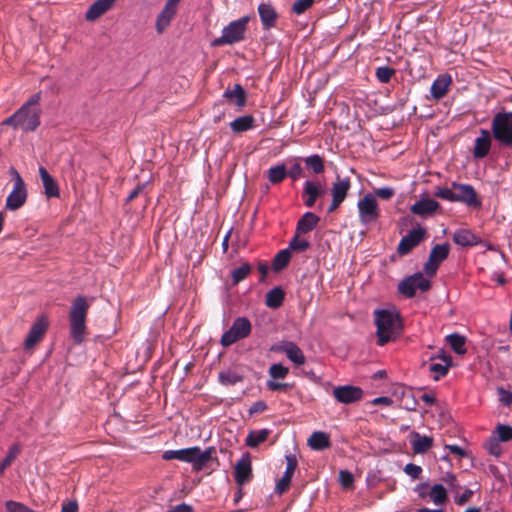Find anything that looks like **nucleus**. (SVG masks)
<instances>
[{"mask_svg":"<svg viewBox=\"0 0 512 512\" xmlns=\"http://www.w3.org/2000/svg\"><path fill=\"white\" fill-rule=\"evenodd\" d=\"M252 267L249 263H243L238 268L232 270L231 277H232V284L237 285L241 281H243L247 276L251 273Z\"/></svg>","mask_w":512,"mask_h":512,"instance_id":"37998d69","label":"nucleus"},{"mask_svg":"<svg viewBox=\"0 0 512 512\" xmlns=\"http://www.w3.org/2000/svg\"><path fill=\"white\" fill-rule=\"evenodd\" d=\"M452 188L454 189V202L463 203L471 208L481 206V201L472 185L453 182Z\"/></svg>","mask_w":512,"mask_h":512,"instance_id":"9b49d317","label":"nucleus"},{"mask_svg":"<svg viewBox=\"0 0 512 512\" xmlns=\"http://www.w3.org/2000/svg\"><path fill=\"white\" fill-rule=\"evenodd\" d=\"M411 445L416 454L426 453L433 445V439L426 435H420L418 432L411 433Z\"/></svg>","mask_w":512,"mask_h":512,"instance_id":"c85d7f7f","label":"nucleus"},{"mask_svg":"<svg viewBox=\"0 0 512 512\" xmlns=\"http://www.w3.org/2000/svg\"><path fill=\"white\" fill-rule=\"evenodd\" d=\"M500 440L492 434V436L485 443V449L488 451L490 455L495 457H499L502 453V448L500 446Z\"/></svg>","mask_w":512,"mask_h":512,"instance_id":"49530a36","label":"nucleus"},{"mask_svg":"<svg viewBox=\"0 0 512 512\" xmlns=\"http://www.w3.org/2000/svg\"><path fill=\"white\" fill-rule=\"evenodd\" d=\"M11 174L13 175L14 184L12 191L6 199L5 207L8 210L15 211L25 204L27 200V189L22 177L14 168L11 169Z\"/></svg>","mask_w":512,"mask_h":512,"instance_id":"1a4fd4ad","label":"nucleus"},{"mask_svg":"<svg viewBox=\"0 0 512 512\" xmlns=\"http://www.w3.org/2000/svg\"><path fill=\"white\" fill-rule=\"evenodd\" d=\"M115 0H96L87 10L85 17L89 21L98 19L106 13L114 4Z\"/></svg>","mask_w":512,"mask_h":512,"instance_id":"cd10ccee","label":"nucleus"},{"mask_svg":"<svg viewBox=\"0 0 512 512\" xmlns=\"http://www.w3.org/2000/svg\"><path fill=\"white\" fill-rule=\"evenodd\" d=\"M403 407L408 411H415L417 408V400L411 390L403 392Z\"/></svg>","mask_w":512,"mask_h":512,"instance_id":"8fccbe9b","label":"nucleus"},{"mask_svg":"<svg viewBox=\"0 0 512 512\" xmlns=\"http://www.w3.org/2000/svg\"><path fill=\"white\" fill-rule=\"evenodd\" d=\"M215 451L214 447H208L201 450L198 446L179 450H166L162 454V458L166 461L179 460L181 462L189 463L192 465L193 470H203L212 458V453Z\"/></svg>","mask_w":512,"mask_h":512,"instance_id":"f03ea898","label":"nucleus"},{"mask_svg":"<svg viewBox=\"0 0 512 512\" xmlns=\"http://www.w3.org/2000/svg\"><path fill=\"white\" fill-rule=\"evenodd\" d=\"M492 132L487 129H480V135L474 141L473 157L483 159L486 157L492 145Z\"/></svg>","mask_w":512,"mask_h":512,"instance_id":"6ab92c4d","label":"nucleus"},{"mask_svg":"<svg viewBox=\"0 0 512 512\" xmlns=\"http://www.w3.org/2000/svg\"><path fill=\"white\" fill-rule=\"evenodd\" d=\"M305 164L308 168L312 169V171L316 174H320L324 171L323 159L317 154H313L306 157Z\"/></svg>","mask_w":512,"mask_h":512,"instance_id":"c03bdc74","label":"nucleus"},{"mask_svg":"<svg viewBox=\"0 0 512 512\" xmlns=\"http://www.w3.org/2000/svg\"><path fill=\"white\" fill-rule=\"evenodd\" d=\"M303 169L299 162H295L289 171H287V176H289L293 180H297L302 176Z\"/></svg>","mask_w":512,"mask_h":512,"instance_id":"052dcab7","label":"nucleus"},{"mask_svg":"<svg viewBox=\"0 0 512 512\" xmlns=\"http://www.w3.org/2000/svg\"><path fill=\"white\" fill-rule=\"evenodd\" d=\"M40 100H41V92H38V93L34 94L33 96H31L29 98V100L22 106H28V109H40L38 107Z\"/></svg>","mask_w":512,"mask_h":512,"instance_id":"0e129e2a","label":"nucleus"},{"mask_svg":"<svg viewBox=\"0 0 512 512\" xmlns=\"http://www.w3.org/2000/svg\"><path fill=\"white\" fill-rule=\"evenodd\" d=\"M325 194V187L320 182L305 181L302 192V199L304 205L308 208H312L316 200Z\"/></svg>","mask_w":512,"mask_h":512,"instance_id":"a211bd4d","label":"nucleus"},{"mask_svg":"<svg viewBox=\"0 0 512 512\" xmlns=\"http://www.w3.org/2000/svg\"><path fill=\"white\" fill-rule=\"evenodd\" d=\"M252 331V324L246 317L236 318L231 327L225 331L220 339L223 347H229L237 341L244 339L250 335Z\"/></svg>","mask_w":512,"mask_h":512,"instance_id":"0eeeda50","label":"nucleus"},{"mask_svg":"<svg viewBox=\"0 0 512 512\" xmlns=\"http://www.w3.org/2000/svg\"><path fill=\"white\" fill-rule=\"evenodd\" d=\"M269 433L270 431L268 429L250 431L245 440L246 446L256 448L259 444L267 440Z\"/></svg>","mask_w":512,"mask_h":512,"instance_id":"c9c22d12","label":"nucleus"},{"mask_svg":"<svg viewBox=\"0 0 512 512\" xmlns=\"http://www.w3.org/2000/svg\"><path fill=\"white\" fill-rule=\"evenodd\" d=\"M441 481L444 484H446L451 490H456L460 487L455 474L451 472H447L445 475H443L441 477Z\"/></svg>","mask_w":512,"mask_h":512,"instance_id":"4d7b16f0","label":"nucleus"},{"mask_svg":"<svg viewBox=\"0 0 512 512\" xmlns=\"http://www.w3.org/2000/svg\"><path fill=\"white\" fill-rule=\"evenodd\" d=\"M266 387L271 391H280V390H287L289 388V384L279 383L274 380H268L266 382Z\"/></svg>","mask_w":512,"mask_h":512,"instance_id":"680f3d73","label":"nucleus"},{"mask_svg":"<svg viewBox=\"0 0 512 512\" xmlns=\"http://www.w3.org/2000/svg\"><path fill=\"white\" fill-rule=\"evenodd\" d=\"M290 258H291V253H290L289 249L286 248V249L280 250L273 259L272 269L275 272L281 271L288 265Z\"/></svg>","mask_w":512,"mask_h":512,"instance_id":"79ce46f5","label":"nucleus"},{"mask_svg":"<svg viewBox=\"0 0 512 512\" xmlns=\"http://www.w3.org/2000/svg\"><path fill=\"white\" fill-rule=\"evenodd\" d=\"M449 244H437L431 251L428 261L424 265V270L429 275H434L440 265L449 255Z\"/></svg>","mask_w":512,"mask_h":512,"instance_id":"2eb2a0df","label":"nucleus"},{"mask_svg":"<svg viewBox=\"0 0 512 512\" xmlns=\"http://www.w3.org/2000/svg\"><path fill=\"white\" fill-rule=\"evenodd\" d=\"M267 177L270 183L278 184L281 183L287 177V170L285 164H278L269 168Z\"/></svg>","mask_w":512,"mask_h":512,"instance_id":"58836bf2","label":"nucleus"},{"mask_svg":"<svg viewBox=\"0 0 512 512\" xmlns=\"http://www.w3.org/2000/svg\"><path fill=\"white\" fill-rule=\"evenodd\" d=\"M218 380L224 386H232L242 382L244 375L237 368H227L219 372Z\"/></svg>","mask_w":512,"mask_h":512,"instance_id":"c756f323","label":"nucleus"},{"mask_svg":"<svg viewBox=\"0 0 512 512\" xmlns=\"http://www.w3.org/2000/svg\"><path fill=\"white\" fill-rule=\"evenodd\" d=\"M431 286L430 280L421 272L404 278L398 285V291L407 298L415 296L417 290L427 291Z\"/></svg>","mask_w":512,"mask_h":512,"instance_id":"9d476101","label":"nucleus"},{"mask_svg":"<svg viewBox=\"0 0 512 512\" xmlns=\"http://www.w3.org/2000/svg\"><path fill=\"white\" fill-rule=\"evenodd\" d=\"M48 327V320L45 316L37 318L31 326L29 333L25 339V348L30 349L38 343L44 336Z\"/></svg>","mask_w":512,"mask_h":512,"instance_id":"aec40b11","label":"nucleus"},{"mask_svg":"<svg viewBox=\"0 0 512 512\" xmlns=\"http://www.w3.org/2000/svg\"><path fill=\"white\" fill-rule=\"evenodd\" d=\"M285 293L282 288L274 287L266 294V305L269 308L277 309L284 301Z\"/></svg>","mask_w":512,"mask_h":512,"instance_id":"72a5a7b5","label":"nucleus"},{"mask_svg":"<svg viewBox=\"0 0 512 512\" xmlns=\"http://www.w3.org/2000/svg\"><path fill=\"white\" fill-rule=\"evenodd\" d=\"M395 74V69L388 66H380L376 69V78L380 83H388Z\"/></svg>","mask_w":512,"mask_h":512,"instance_id":"de8ad7c7","label":"nucleus"},{"mask_svg":"<svg viewBox=\"0 0 512 512\" xmlns=\"http://www.w3.org/2000/svg\"><path fill=\"white\" fill-rule=\"evenodd\" d=\"M223 97L234 102L239 109L246 104V92L240 84H235L232 89H226Z\"/></svg>","mask_w":512,"mask_h":512,"instance_id":"2f4dec72","label":"nucleus"},{"mask_svg":"<svg viewBox=\"0 0 512 512\" xmlns=\"http://www.w3.org/2000/svg\"><path fill=\"white\" fill-rule=\"evenodd\" d=\"M452 240L461 247H474L483 244V239L472 230L460 228L454 231Z\"/></svg>","mask_w":512,"mask_h":512,"instance_id":"412c9836","label":"nucleus"},{"mask_svg":"<svg viewBox=\"0 0 512 512\" xmlns=\"http://www.w3.org/2000/svg\"><path fill=\"white\" fill-rule=\"evenodd\" d=\"M493 435L501 442H507L512 439V427L509 425L499 424Z\"/></svg>","mask_w":512,"mask_h":512,"instance_id":"a18cd8bd","label":"nucleus"},{"mask_svg":"<svg viewBox=\"0 0 512 512\" xmlns=\"http://www.w3.org/2000/svg\"><path fill=\"white\" fill-rule=\"evenodd\" d=\"M404 472L412 479H418L422 473V468L419 465L408 463L404 467Z\"/></svg>","mask_w":512,"mask_h":512,"instance_id":"13d9d810","label":"nucleus"},{"mask_svg":"<svg viewBox=\"0 0 512 512\" xmlns=\"http://www.w3.org/2000/svg\"><path fill=\"white\" fill-rule=\"evenodd\" d=\"M434 194L436 197H438L440 199H444L449 202H454V189L452 187L451 188H447V187L437 188Z\"/></svg>","mask_w":512,"mask_h":512,"instance_id":"864d4df0","label":"nucleus"},{"mask_svg":"<svg viewBox=\"0 0 512 512\" xmlns=\"http://www.w3.org/2000/svg\"><path fill=\"white\" fill-rule=\"evenodd\" d=\"M439 207L440 205L436 200L430 198H421L410 207V211L414 215L425 217L432 215Z\"/></svg>","mask_w":512,"mask_h":512,"instance_id":"b1692460","label":"nucleus"},{"mask_svg":"<svg viewBox=\"0 0 512 512\" xmlns=\"http://www.w3.org/2000/svg\"><path fill=\"white\" fill-rule=\"evenodd\" d=\"M430 359H440V362H433L429 365L428 368L432 374V378L437 381L448 373V370L452 365V358L451 356L442 353L441 355L437 357H431Z\"/></svg>","mask_w":512,"mask_h":512,"instance_id":"5701e85b","label":"nucleus"},{"mask_svg":"<svg viewBox=\"0 0 512 512\" xmlns=\"http://www.w3.org/2000/svg\"><path fill=\"white\" fill-rule=\"evenodd\" d=\"M428 496L435 505H443L447 499V491L442 484H434L429 492Z\"/></svg>","mask_w":512,"mask_h":512,"instance_id":"4c0bfd02","label":"nucleus"},{"mask_svg":"<svg viewBox=\"0 0 512 512\" xmlns=\"http://www.w3.org/2000/svg\"><path fill=\"white\" fill-rule=\"evenodd\" d=\"M289 373V368L281 363L272 364L269 368V375L273 379H284Z\"/></svg>","mask_w":512,"mask_h":512,"instance_id":"09e8293b","label":"nucleus"},{"mask_svg":"<svg viewBox=\"0 0 512 512\" xmlns=\"http://www.w3.org/2000/svg\"><path fill=\"white\" fill-rule=\"evenodd\" d=\"M39 175L44 187L47 198H57L60 196L59 186L54 178L48 173L44 167L39 168Z\"/></svg>","mask_w":512,"mask_h":512,"instance_id":"a878e982","label":"nucleus"},{"mask_svg":"<svg viewBox=\"0 0 512 512\" xmlns=\"http://www.w3.org/2000/svg\"><path fill=\"white\" fill-rule=\"evenodd\" d=\"M308 446L315 451H321L330 447L329 435L322 431H315L307 441Z\"/></svg>","mask_w":512,"mask_h":512,"instance_id":"473e14b6","label":"nucleus"},{"mask_svg":"<svg viewBox=\"0 0 512 512\" xmlns=\"http://www.w3.org/2000/svg\"><path fill=\"white\" fill-rule=\"evenodd\" d=\"M61 512H78V503L76 501L64 503Z\"/></svg>","mask_w":512,"mask_h":512,"instance_id":"774afa93","label":"nucleus"},{"mask_svg":"<svg viewBox=\"0 0 512 512\" xmlns=\"http://www.w3.org/2000/svg\"><path fill=\"white\" fill-rule=\"evenodd\" d=\"M257 10L265 30H269L276 25L278 14L271 4L261 3Z\"/></svg>","mask_w":512,"mask_h":512,"instance_id":"393cba45","label":"nucleus"},{"mask_svg":"<svg viewBox=\"0 0 512 512\" xmlns=\"http://www.w3.org/2000/svg\"><path fill=\"white\" fill-rule=\"evenodd\" d=\"M426 230L422 228L420 225H417L416 228H413L408 232L407 235L403 236L400 240L397 252L399 255H407L410 253L416 246H418L425 238Z\"/></svg>","mask_w":512,"mask_h":512,"instance_id":"4468645a","label":"nucleus"},{"mask_svg":"<svg viewBox=\"0 0 512 512\" xmlns=\"http://www.w3.org/2000/svg\"><path fill=\"white\" fill-rule=\"evenodd\" d=\"M20 452H21V447L17 443L12 444L9 447L5 458L0 462V476L3 475L5 469L12 464V462L18 457Z\"/></svg>","mask_w":512,"mask_h":512,"instance_id":"a19ab883","label":"nucleus"},{"mask_svg":"<svg viewBox=\"0 0 512 512\" xmlns=\"http://www.w3.org/2000/svg\"><path fill=\"white\" fill-rule=\"evenodd\" d=\"M494 140L504 148H512V111L497 112L491 121Z\"/></svg>","mask_w":512,"mask_h":512,"instance_id":"39448f33","label":"nucleus"},{"mask_svg":"<svg viewBox=\"0 0 512 512\" xmlns=\"http://www.w3.org/2000/svg\"><path fill=\"white\" fill-rule=\"evenodd\" d=\"M472 495H473V491L472 490L465 489L464 492L460 496H458L456 498V503L458 505H464L465 503H467L470 500Z\"/></svg>","mask_w":512,"mask_h":512,"instance_id":"338daca9","label":"nucleus"},{"mask_svg":"<svg viewBox=\"0 0 512 512\" xmlns=\"http://www.w3.org/2000/svg\"><path fill=\"white\" fill-rule=\"evenodd\" d=\"M320 218L313 212H306L298 220L296 226V232L298 234H306L311 232L319 223Z\"/></svg>","mask_w":512,"mask_h":512,"instance_id":"7c9ffc66","label":"nucleus"},{"mask_svg":"<svg viewBox=\"0 0 512 512\" xmlns=\"http://www.w3.org/2000/svg\"><path fill=\"white\" fill-rule=\"evenodd\" d=\"M250 16L246 15L231 21L222 29L221 36L212 41V46H225L239 43L245 39Z\"/></svg>","mask_w":512,"mask_h":512,"instance_id":"423d86ee","label":"nucleus"},{"mask_svg":"<svg viewBox=\"0 0 512 512\" xmlns=\"http://www.w3.org/2000/svg\"><path fill=\"white\" fill-rule=\"evenodd\" d=\"M373 320L376 326L377 345L396 340L402 333V320L396 309H378L373 312Z\"/></svg>","mask_w":512,"mask_h":512,"instance_id":"f257e3e1","label":"nucleus"},{"mask_svg":"<svg viewBox=\"0 0 512 512\" xmlns=\"http://www.w3.org/2000/svg\"><path fill=\"white\" fill-rule=\"evenodd\" d=\"M499 401L506 406L512 404V392L504 388H498Z\"/></svg>","mask_w":512,"mask_h":512,"instance_id":"bf43d9fd","label":"nucleus"},{"mask_svg":"<svg viewBox=\"0 0 512 512\" xmlns=\"http://www.w3.org/2000/svg\"><path fill=\"white\" fill-rule=\"evenodd\" d=\"M312 4H313V0H296L293 3L292 11L295 14L300 15V14L304 13L309 7H311Z\"/></svg>","mask_w":512,"mask_h":512,"instance_id":"5fc2aeb1","label":"nucleus"},{"mask_svg":"<svg viewBox=\"0 0 512 512\" xmlns=\"http://www.w3.org/2000/svg\"><path fill=\"white\" fill-rule=\"evenodd\" d=\"M332 394L338 403L350 405L359 402L364 395L358 386L341 385L333 388Z\"/></svg>","mask_w":512,"mask_h":512,"instance_id":"f8f14e48","label":"nucleus"},{"mask_svg":"<svg viewBox=\"0 0 512 512\" xmlns=\"http://www.w3.org/2000/svg\"><path fill=\"white\" fill-rule=\"evenodd\" d=\"M359 221L363 225H370L380 217V209L374 195L367 193L357 202Z\"/></svg>","mask_w":512,"mask_h":512,"instance_id":"6e6552de","label":"nucleus"},{"mask_svg":"<svg viewBox=\"0 0 512 512\" xmlns=\"http://www.w3.org/2000/svg\"><path fill=\"white\" fill-rule=\"evenodd\" d=\"M181 0H167L162 11L156 19V30L161 34L170 24L177 13L178 4Z\"/></svg>","mask_w":512,"mask_h":512,"instance_id":"f3484780","label":"nucleus"},{"mask_svg":"<svg viewBox=\"0 0 512 512\" xmlns=\"http://www.w3.org/2000/svg\"><path fill=\"white\" fill-rule=\"evenodd\" d=\"M286 357L296 366H301L305 364L306 357L300 347L294 343L290 342L288 345V350L286 351Z\"/></svg>","mask_w":512,"mask_h":512,"instance_id":"e433bc0d","label":"nucleus"},{"mask_svg":"<svg viewBox=\"0 0 512 512\" xmlns=\"http://www.w3.org/2000/svg\"><path fill=\"white\" fill-rule=\"evenodd\" d=\"M376 197H379L383 200H389L395 195V190L392 187H380L374 189V194Z\"/></svg>","mask_w":512,"mask_h":512,"instance_id":"6e6d98bb","label":"nucleus"},{"mask_svg":"<svg viewBox=\"0 0 512 512\" xmlns=\"http://www.w3.org/2000/svg\"><path fill=\"white\" fill-rule=\"evenodd\" d=\"M445 449L449 450L452 454H455L460 458L467 457V452L458 445H445Z\"/></svg>","mask_w":512,"mask_h":512,"instance_id":"69168bd1","label":"nucleus"},{"mask_svg":"<svg viewBox=\"0 0 512 512\" xmlns=\"http://www.w3.org/2000/svg\"><path fill=\"white\" fill-rule=\"evenodd\" d=\"M266 409H267L266 402L260 400V401L253 403V405L249 408V414L253 415V414H257V413H262Z\"/></svg>","mask_w":512,"mask_h":512,"instance_id":"e2e57ef3","label":"nucleus"},{"mask_svg":"<svg viewBox=\"0 0 512 512\" xmlns=\"http://www.w3.org/2000/svg\"><path fill=\"white\" fill-rule=\"evenodd\" d=\"M310 246L309 242L306 239H300L298 235H296L289 243V247L287 249L302 252L308 249Z\"/></svg>","mask_w":512,"mask_h":512,"instance_id":"3c124183","label":"nucleus"},{"mask_svg":"<svg viewBox=\"0 0 512 512\" xmlns=\"http://www.w3.org/2000/svg\"><path fill=\"white\" fill-rule=\"evenodd\" d=\"M255 119L251 115H245L236 118L230 123V128L233 132L241 133L253 128Z\"/></svg>","mask_w":512,"mask_h":512,"instance_id":"f704fd0d","label":"nucleus"},{"mask_svg":"<svg viewBox=\"0 0 512 512\" xmlns=\"http://www.w3.org/2000/svg\"><path fill=\"white\" fill-rule=\"evenodd\" d=\"M339 482L345 489L352 488L354 484L353 474L348 470H341L339 472Z\"/></svg>","mask_w":512,"mask_h":512,"instance_id":"603ef678","label":"nucleus"},{"mask_svg":"<svg viewBox=\"0 0 512 512\" xmlns=\"http://www.w3.org/2000/svg\"><path fill=\"white\" fill-rule=\"evenodd\" d=\"M40 109H28V106H21L10 117L3 121L4 125L20 128L23 132H33L40 126Z\"/></svg>","mask_w":512,"mask_h":512,"instance_id":"20e7f679","label":"nucleus"},{"mask_svg":"<svg viewBox=\"0 0 512 512\" xmlns=\"http://www.w3.org/2000/svg\"><path fill=\"white\" fill-rule=\"evenodd\" d=\"M286 461H287V465H286L285 472H284L283 476L276 483L275 490L279 494H283L284 492H286L289 489L293 474L297 468V459L294 455H291V454L287 455Z\"/></svg>","mask_w":512,"mask_h":512,"instance_id":"4be33fe9","label":"nucleus"},{"mask_svg":"<svg viewBox=\"0 0 512 512\" xmlns=\"http://www.w3.org/2000/svg\"><path fill=\"white\" fill-rule=\"evenodd\" d=\"M89 304L84 296H77L71 305L69 312L70 336L74 343L81 344L86 334V317Z\"/></svg>","mask_w":512,"mask_h":512,"instance_id":"7ed1b4c3","label":"nucleus"},{"mask_svg":"<svg viewBox=\"0 0 512 512\" xmlns=\"http://www.w3.org/2000/svg\"><path fill=\"white\" fill-rule=\"evenodd\" d=\"M251 455L249 452L242 454L234 468V479L239 487L252 479Z\"/></svg>","mask_w":512,"mask_h":512,"instance_id":"dca6fc26","label":"nucleus"},{"mask_svg":"<svg viewBox=\"0 0 512 512\" xmlns=\"http://www.w3.org/2000/svg\"><path fill=\"white\" fill-rule=\"evenodd\" d=\"M447 340H448V343H449L451 349L456 354L463 355L466 353V347H465L466 339L464 336H462L458 333H453V334H450L447 336Z\"/></svg>","mask_w":512,"mask_h":512,"instance_id":"ea45409f","label":"nucleus"},{"mask_svg":"<svg viewBox=\"0 0 512 512\" xmlns=\"http://www.w3.org/2000/svg\"><path fill=\"white\" fill-rule=\"evenodd\" d=\"M351 188V181L348 177L336 178V181L332 184L331 195L332 201L329 205L327 212L332 213L335 211L346 199L347 194Z\"/></svg>","mask_w":512,"mask_h":512,"instance_id":"ddd939ff","label":"nucleus"},{"mask_svg":"<svg viewBox=\"0 0 512 512\" xmlns=\"http://www.w3.org/2000/svg\"><path fill=\"white\" fill-rule=\"evenodd\" d=\"M451 84L452 78L450 75L444 74L438 76L431 85V96L437 100L443 98L448 92V89Z\"/></svg>","mask_w":512,"mask_h":512,"instance_id":"bb28decb","label":"nucleus"}]
</instances>
